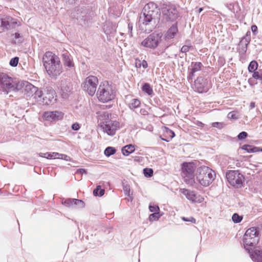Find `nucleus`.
<instances>
[{
    "mask_svg": "<svg viewBox=\"0 0 262 262\" xmlns=\"http://www.w3.org/2000/svg\"><path fill=\"white\" fill-rule=\"evenodd\" d=\"M160 17V10L157 5L150 2L144 6L139 23L143 32L149 33L156 27Z\"/></svg>",
    "mask_w": 262,
    "mask_h": 262,
    "instance_id": "obj_1",
    "label": "nucleus"
},
{
    "mask_svg": "<svg viewBox=\"0 0 262 262\" xmlns=\"http://www.w3.org/2000/svg\"><path fill=\"white\" fill-rule=\"evenodd\" d=\"M43 65L48 75L56 78L62 72L59 58L51 51L46 52L42 56Z\"/></svg>",
    "mask_w": 262,
    "mask_h": 262,
    "instance_id": "obj_2",
    "label": "nucleus"
},
{
    "mask_svg": "<svg viewBox=\"0 0 262 262\" xmlns=\"http://www.w3.org/2000/svg\"><path fill=\"white\" fill-rule=\"evenodd\" d=\"M215 178V173L207 166H202L197 170L196 179L200 184L207 187L212 183Z\"/></svg>",
    "mask_w": 262,
    "mask_h": 262,
    "instance_id": "obj_3",
    "label": "nucleus"
},
{
    "mask_svg": "<svg viewBox=\"0 0 262 262\" xmlns=\"http://www.w3.org/2000/svg\"><path fill=\"white\" fill-rule=\"evenodd\" d=\"M244 248L250 252L248 247H254L259 241L258 232L257 228L251 227L247 229L243 236Z\"/></svg>",
    "mask_w": 262,
    "mask_h": 262,
    "instance_id": "obj_4",
    "label": "nucleus"
},
{
    "mask_svg": "<svg viewBox=\"0 0 262 262\" xmlns=\"http://www.w3.org/2000/svg\"><path fill=\"white\" fill-rule=\"evenodd\" d=\"M98 100L102 102H107L114 98L112 88L107 83L100 84L97 92Z\"/></svg>",
    "mask_w": 262,
    "mask_h": 262,
    "instance_id": "obj_5",
    "label": "nucleus"
},
{
    "mask_svg": "<svg viewBox=\"0 0 262 262\" xmlns=\"http://www.w3.org/2000/svg\"><path fill=\"white\" fill-rule=\"evenodd\" d=\"M0 87L4 92L7 93L11 91H16L17 83L5 73L0 74Z\"/></svg>",
    "mask_w": 262,
    "mask_h": 262,
    "instance_id": "obj_6",
    "label": "nucleus"
},
{
    "mask_svg": "<svg viewBox=\"0 0 262 262\" xmlns=\"http://www.w3.org/2000/svg\"><path fill=\"white\" fill-rule=\"evenodd\" d=\"M226 178L232 186L240 188L243 186L244 177L238 170H229L226 172Z\"/></svg>",
    "mask_w": 262,
    "mask_h": 262,
    "instance_id": "obj_7",
    "label": "nucleus"
},
{
    "mask_svg": "<svg viewBox=\"0 0 262 262\" xmlns=\"http://www.w3.org/2000/svg\"><path fill=\"white\" fill-rule=\"evenodd\" d=\"M195 168V164L193 163L185 162L182 164V176L186 183L191 184L194 183V172Z\"/></svg>",
    "mask_w": 262,
    "mask_h": 262,
    "instance_id": "obj_8",
    "label": "nucleus"
},
{
    "mask_svg": "<svg viewBox=\"0 0 262 262\" xmlns=\"http://www.w3.org/2000/svg\"><path fill=\"white\" fill-rule=\"evenodd\" d=\"M98 80L97 77L94 76H89L85 79L82 84L83 90L86 91L88 94L93 96L96 93Z\"/></svg>",
    "mask_w": 262,
    "mask_h": 262,
    "instance_id": "obj_9",
    "label": "nucleus"
},
{
    "mask_svg": "<svg viewBox=\"0 0 262 262\" xmlns=\"http://www.w3.org/2000/svg\"><path fill=\"white\" fill-rule=\"evenodd\" d=\"M162 12L164 18L167 21H174L178 16V11L172 5L166 6L162 8Z\"/></svg>",
    "mask_w": 262,
    "mask_h": 262,
    "instance_id": "obj_10",
    "label": "nucleus"
},
{
    "mask_svg": "<svg viewBox=\"0 0 262 262\" xmlns=\"http://www.w3.org/2000/svg\"><path fill=\"white\" fill-rule=\"evenodd\" d=\"M36 86L27 81L17 82L16 91L22 90L27 97H32L35 92Z\"/></svg>",
    "mask_w": 262,
    "mask_h": 262,
    "instance_id": "obj_11",
    "label": "nucleus"
},
{
    "mask_svg": "<svg viewBox=\"0 0 262 262\" xmlns=\"http://www.w3.org/2000/svg\"><path fill=\"white\" fill-rule=\"evenodd\" d=\"M1 21L3 31L14 29L17 24V20L10 16H4L1 18Z\"/></svg>",
    "mask_w": 262,
    "mask_h": 262,
    "instance_id": "obj_12",
    "label": "nucleus"
},
{
    "mask_svg": "<svg viewBox=\"0 0 262 262\" xmlns=\"http://www.w3.org/2000/svg\"><path fill=\"white\" fill-rule=\"evenodd\" d=\"M160 37L158 34H151L145 38L141 43L145 47L155 48L159 44Z\"/></svg>",
    "mask_w": 262,
    "mask_h": 262,
    "instance_id": "obj_13",
    "label": "nucleus"
},
{
    "mask_svg": "<svg viewBox=\"0 0 262 262\" xmlns=\"http://www.w3.org/2000/svg\"><path fill=\"white\" fill-rule=\"evenodd\" d=\"M119 123L115 120H107L105 121L103 129L104 132L108 135L113 136L115 134L116 130L119 128Z\"/></svg>",
    "mask_w": 262,
    "mask_h": 262,
    "instance_id": "obj_14",
    "label": "nucleus"
},
{
    "mask_svg": "<svg viewBox=\"0 0 262 262\" xmlns=\"http://www.w3.org/2000/svg\"><path fill=\"white\" fill-rule=\"evenodd\" d=\"M42 116L47 121H56L63 118V114L59 111L45 112Z\"/></svg>",
    "mask_w": 262,
    "mask_h": 262,
    "instance_id": "obj_15",
    "label": "nucleus"
},
{
    "mask_svg": "<svg viewBox=\"0 0 262 262\" xmlns=\"http://www.w3.org/2000/svg\"><path fill=\"white\" fill-rule=\"evenodd\" d=\"M206 79L203 77H199L194 81V90L199 93L207 91L208 88L206 87Z\"/></svg>",
    "mask_w": 262,
    "mask_h": 262,
    "instance_id": "obj_16",
    "label": "nucleus"
},
{
    "mask_svg": "<svg viewBox=\"0 0 262 262\" xmlns=\"http://www.w3.org/2000/svg\"><path fill=\"white\" fill-rule=\"evenodd\" d=\"M62 60L64 67L67 70H71L75 68L73 57L66 51L62 54Z\"/></svg>",
    "mask_w": 262,
    "mask_h": 262,
    "instance_id": "obj_17",
    "label": "nucleus"
},
{
    "mask_svg": "<svg viewBox=\"0 0 262 262\" xmlns=\"http://www.w3.org/2000/svg\"><path fill=\"white\" fill-rule=\"evenodd\" d=\"M103 31L108 40L113 37L116 32V26L111 22H107L103 26Z\"/></svg>",
    "mask_w": 262,
    "mask_h": 262,
    "instance_id": "obj_18",
    "label": "nucleus"
},
{
    "mask_svg": "<svg viewBox=\"0 0 262 262\" xmlns=\"http://www.w3.org/2000/svg\"><path fill=\"white\" fill-rule=\"evenodd\" d=\"M62 203L67 207L77 206L79 208H83L85 205L83 201L77 199L69 198L66 199Z\"/></svg>",
    "mask_w": 262,
    "mask_h": 262,
    "instance_id": "obj_19",
    "label": "nucleus"
},
{
    "mask_svg": "<svg viewBox=\"0 0 262 262\" xmlns=\"http://www.w3.org/2000/svg\"><path fill=\"white\" fill-rule=\"evenodd\" d=\"M203 64L200 62H192L191 69L188 76V80H192L195 76V73L201 70Z\"/></svg>",
    "mask_w": 262,
    "mask_h": 262,
    "instance_id": "obj_20",
    "label": "nucleus"
},
{
    "mask_svg": "<svg viewBox=\"0 0 262 262\" xmlns=\"http://www.w3.org/2000/svg\"><path fill=\"white\" fill-rule=\"evenodd\" d=\"M35 91V92L32 97H33V98L35 99L37 101H41L42 100V102L47 105H49L52 103V99H50V98H48V102L46 101V100L47 99V96L43 98L42 97L43 95L42 91L39 90L37 87L36 88Z\"/></svg>",
    "mask_w": 262,
    "mask_h": 262,
    "instance_id": "obj_21",
    "label": "nucleus"
},
{
    "mask_svg": "<svg viewBox=\"0 0 262 262\" xmlns=\"http://www.w3.org/2000/svg\"><path fill=\"white\" fill-rule=\"evenodd\" d=\"M72 86L70 83L62 82L61 84V95L64 99H67L72 91Z\"/></svg>",
    "mask_w": 262,
    "mask_h": 262,
    "instance_id": "obj_22",
    "label": "nucleus"
},
{
    "mask_svg": "<svg viewBox=\"0 0 262 262\" xmlns=\"http://www.w3.org/2000/svg\"><path fill=\"white\" fill-rule=\"evenodd\" d=\"M180 192L183 194L189 201L194 202L196 199V194L194 191L186 189H180Z\"/></svg>",
    "mask_w": 262,
    "mask_h": 262,
    "instance_id": "obj_23",
    "label": "nucleus"
},
{
    "mask_svg": "<svg viewBox=\"0 0 262 262\" xmlns=\"http://www.w3.org/2000/svg\"><path fill=\"white\" fill-rule=\"evenodd\" d=\"M178 31L177 24H173L172 26L168 30L165 35V38L166 39L173 38Z\"/></svg>",
    "mask_w": 262,
    "mask_h": 262,
    "instance_id": "obj_24",
    "label": "nucleus"
},
{
    "mask_svg": "<svg viewBox=\"0 0 262 262\" xmlns=\"http://www.w3.org/2000/svg\"><path fill=\"white\" fill-rule=\"evenodd\" d=\"M241 148L247 151V152L248 153H253L259 151V147H255L248 144H245L243 145Z\"/></svg>",
    "mask_w": 262,
    "mask_h": 262,
    "instance_id": "obj_25",
    "label": "nucleus"
},
{
    "mask_svg": "<svg viewBox=\"0 0 262 262\" xmlns=\"http://www.w3.org/2000/svg\"><path fill=\"white\" fill-rule=\"evenodd\" d=\"M250 256L255 262H262V251L256 250Z\"/></svg>",
    "mask_w": 262,
    "mask_h": 262,
    "instance_id": "obj_26",
    "label": "nucleus"
},
{
    "mask_svg": "<svg viewBox=\"0 0 262 262\" xmlns=\"http://www.w3.org/2000/svg\"><path fill=\"white\" fill-rule=\"evenodd\" d=\"M251 41V32L248 31L245 36L243 37L240 41L241 44L245 45L248 46V44Z\"/></svg>",
    "mask_w": 262,
    "mask_h": 262,
    "instance_id": "obj_27",
    "label": "nucleus"
},
{
    "mask_svg": "<svg viewBox=\"0 0 262 262\" xmlns=\"http://www.w3.org/2000/svg\"><path fill=\"white\" fill-rule=\"evenodd\" d=\"M122 186H123V189L124 191V193L125 195H126L128 196V198H126L125 200H127L128 202H129V199L130 198V186L127 184H126V182L124 180L122 182Z\"/></svg>",
    "mask_w": 262,
    "mask_h": 262,
    "instance_id": "obj_28",
    "label": "nucleus"
},
{
    "mask_svg": "<svg viewBox=\"0 0 262 262\" xmlns=\"http://www.w3.org/2000/svg\"><path fill=\"white\" fill-rule=\"evenodd\" d=\"M142 91L148 94V95H151L153 94V90L150 85L148 83H145L142 87Z\"/></svg>",
    "mask_w": 262,
    "mask_h": 262,
    "instance_id": "obj_29",
    "label": "nucleus"
},
{
    "mask_svg": "<svg viewBox=\"0 0 262 262\" xmlns=\"http://www.w3.org/2000/svg\"><path fill=\"white\" fill-rule=\"evenodd\" d=\"M105 190L102 189L100 185L96 186V188L93 190V194L94 196H102L104 194Z\"/></svg>",
    "mask_w": 262,
    "mask_h": 262,
    "instance_id": "obj_30",
    "label": "nucleus"
},
{
    "mask_svg": "<svg viewBox=\"0 0 262 262\" xmlns=\"http://www.w3.org/2000/svg\"><path fill=\"white\" fill-rule=\"evenodd\" d=\"M116 152V149L115 147H112V146H108L107 147L104 151V154L105 156L108 157L111 156H112L114 155Z\"/></svg>",
    "mask_w": 262,
    "mask_h": 262,
    "instance_id": "obj_31",
    "label": "nucleus"
},
{
    "mask_svg": "<svg viewBox=\"0 0 262 262\" xmlns=\"http://www.w3.org/2000/svg\"><path fill=\"white\" fill-rule=\"evenodd\" d=\"M122 153L124 156H127L131 154V144H128L122 147Z\"/></svg>",
    "mask_w": 262,
    "mask_h": 262,
    "instance_id": "obj_32",
    "label": "nucleus"
},
{
    "mask_svg": "<svg viewBox=\"0 0 262 262\" xmlns=\"http://www.w3.org/2000/svg\"><path fill=\"white\" fill-rule=\"evenodd\" d=\"M258 64L257 62L255 60H253L250 62L249 67H248V70L250 72H253L256 71V70L257 69Z\"/></svg>",
    "mask_w": 262,
    "mask_h": 262,
    "instance_id": "obj_33",
    "label": "nucleus"
},
{
    "mask_svg": "<svg viewBox=\"0 0 262 262\" xmlns=\"http://www.w3.org/2000/svg\"><path fill=\"white\" fill-rule=\"evenodd\" d=\"M238 52L240 54L244 55L247 50V46L245 45L244 44H241V42H239L238 44Z\"/></svg>",
    "mask_w": 262,
    "mask_h": 262,
    "instance_id": "obj_34",
    "label": "nucleus"
},
{
    "mask_svg": "<svg viewBox=\"0 0 262 262\" xmlns=\"http://www.w3.org/2000/svg\"><path fill=\"white\" fill-rule=\"evenodd\" d=\"M243 219V216L238 215L237 213H235L232 215V220L234 223H240Z\"/></svg>",
    "mask_w": 262,
    "mask_h": 262,
    "instance_id": "obj_35",
    "label": "nucleus"
},
{
    "mask_svg": "<svg viewBox=\"0 0 262 262\" xmlns=\"http://www.w3.org/2000/svg\"><path fill=\"white\" fill-rule=\"evenodd\" d=\"M143 172L145 177L150 178L152 176L154 171L151 168H145L143 169Z\"/></svg>",
    "mask_w": 262,
    "mask_h": 262,
    "instance_id": "obj_36",
    "label": "nucleus"
},
{
    "mask_svg": "<svg viewBox=\"0 0 262 262\" xmlns=\"http://www.w3.org/2000/svg\"><path fill=\"white\" fill-rule=\"evenodd\" d=\"M149 211L151 212L156 213L159 212L160 208L157 205L150 203L149 206Z\"/></svg>",
    "mask_w": 262,
    "mask_h": 262,
    "instance_id": "obj_37",
    "label": "nucleus"
},
{
    "mask_svg": "<svg viewBox=\"0 0 262 262\" xmlns=\"http://www.w3.org/2000/svg\"><path fill=\"white\" fill-rule=\"evenodd\" d=\"M161 215L159 214V212L153 213L149 215V220L151 222L154 221H157L160 217Z\"/></svg>",
    "mask_w": 262,
    "mask_h": 262,
    "instance_id": "obj_38",
    "label": "nucleus"
},
{
    "mask_svg": "<svg viewBox=\"0 0 262 262\" xmlns=\"http://www.w3.org/2000/svg\"><path fill=\"white\" fill-rule=\"evenodd\" d=\"M18 61L19 58L18 57H14L10 59L9 64L12 67H16L18 64Z\"/></svg>",
    "mask_w": 262,
    "mask_h": 262,
    "instance_id": "obj_39",
    "label": "nucleus"
},
{
    "mask_svg": "<svg viewBox=\"0 0 262 262\" xmlns=\"http://www.w3.org/2000/svg\"><path fill=\"white\" fill-rule=\"evenodd\" d=\"M58 155H59V153L58 152H47V159H58Z\"/></svg>",
    "mask_w": 262,
    "mask_h": 262,
    "instance_id": "obj_40",
    "label": "nucleus"
},
{
    "mask_svg": "<svg viewBox=\"0 0 262 262\" xmlns=\"http://www.w3.org/2000/svg\"><path fill=\"white\" fill-rule=\"evenodd\" d=\"M165 134L168 136V138L170 140H171L175 136L174 133L168 128H166Z\"/></svg>",
    "mask_w": 262,
    "mask_h": 262,
    "instance_id": "obj_41",
    "label": "nucleus"
},
{
    "mask_svg": "<svg viewBox=\"0 0 262 262\" xmlns=\"http://www.w3.org/2000/svg\"><path fill=\"white\" fill-rule=\"evenodd\" d=\"M13 35L14 36V38L15 39H18L17 41V42L18 43H20L23 42L24 39L23 38V37L20 35V33L16 32L14 34H13Z\"/></svg>",
    "mask_w": 262,
    "mask_h": 262,
    "instance_id": "obj_42",
    "label": "nucleus"
},
{
    "mask_svg": "<svg viewBox=\"0 0 262 262\" xmlns=\"http://www.w3.org/2000/svg\"><path fill=\"white\" fill-rule=\"evenodd\" d=\"M248 136V134L245 132H242L240 133L238 136V139L239 140H242L243 139H245Z\"/></svg>",
    "mask_w": 262,
    "mask_h": 262,
    "instance_id": "obj_43",
    "label": "nucleus"
},
{
    "mask_svg": "<svg viewBox=\"0 0 262 262\" xmlns=\"http://www.w3.org/2000/svg\"><path fill=\"white\" fill-rule=\"evenodd\" d=\"M140 105V101L139 100L137 99H134L133 100V102H132V107L137 108Z\"/></svg>",
    "mask_w": 262,
    "mask_h": 262,
    "instance_id": "obj_44",
    "label": "nucleus"
},
{
    "mask_svg": "<svg viewBox=\"0 0 262 262\" xmlns=\"http://www.w3.org/2000/svg\"><path fill=\"white\" fill-rule=\"evenodd\" d=\"M182 220L185 222H190L192 223H195V219L193 217H190L189 218L186 217H182Z\"/></svg>",
    "mask_w": 262,
    "mask_h": 262,
    "instance_id": "obj_45",
    "label": "nucleus"
},
{
    "mask_svg": "<svg viewBox=\"0 0 262 262\" xmlns=\"http://www.w3.org/2000/svg\"><path fill=\"white\" fill-rule=\"evenodd\" d=\"M58 159H63V160H64L66 161H69L70 160V157L66 155H64V154H59V155H58V157H57Z\"/></svg>",
    "mask_w": 262,
    "mask_h": 262,
    "instance_id": "obj_46",
    "label": "nucleus"
},
{
    "mask_svg": "<svg viewBox=\"0 0 262 262\" xmlns=\"http://www.w3.org/2000/svg\"><path fill=\"white\" fill-rule=\"evenodd\" d=\"M71 128L73 130L77 131L80 129V126L78 123L75 122L72 125Z\"/></svg>",
    "mask_w": 262,
    "mask_h": 262,
    "instance_id": "obj_47",
    "label": "nucleus"
},
{
    "mask_svg": "<svg viewBox=\"0 0 262 262\" xmlns=\"http://www.w3.org/2000/svg\"><path fill=\"white\" fill-rule=\"evenodd\" d=\"M227 117L229 119H236L237 118L234 112H231L229 113Z\"/></svg>",
    "mask_w": 262,
    "mask_h": 262,
    "instance_id": "obj_48",
    "label": "nucleus"
},
{
    "mask_svg": "<svg viewBox=\"0 0 262 262\" xmlns=\"http://www.w3.org/2000/svg\"><path fill=\"white\" fill-rule=\"evenodd\" d=\"M212 126L213 127H217V128H221L223 127V124L222 123H220V122H215L212 123Z\"/></svg>",
    "mask_w": 262,
    "mask_h": 262,
    "instance_id": "obj_49",
    "label": "nucleus"
},
{
    "mask_svg": "<svg viewBox=\"0 0 262 262\" xmlns=\"http://www.w3.org/2000/svg\"><path fill=\"white\" fill-rule=\"evenodd\" d=\"M190 47V46L184 45L182 47L181 51L183 53H186L189 51Z\"/></svg>",
    "mask_w": 262,
    "mask_h": 262,
    "instance_id": "obj_50",
    "label": "nucleus"
},
{
    "mask_svg": "<svg viewBox=\"0 0 262 262\" xmlns=\"http://www.w3.org/2000/svg\"><path fill=\"white\" fill-rule=\"evenodd\" d=\"M253 77L256 79H261V76L258 72H253Z\"/></svg>",
    "mask_w": 262,
    "mask_h": 262,
    "instance_id": "obj_51",
    "label": "nucleus"
},
{
    "mask_svg": "<svg viewBox=\"0 0 262 262\" xmlns=\"http://www.w3.org/2000/svg\"><path fill=\"white\" fill-rule=\"evenodd\" d=\"M135 66L137 68L141 67V61L137 58L135 59Z\"/></svg>",
    "mask_w": 262,
    "mask_h": 262,
    "instance_id": "obj_52",
    "label": "nucleus"
},
{
    "mask_svg": "<svg viewBox=\"0 0 262 262\" xmlns=\"http://www.w3.org/2000/svg\"><path fill=\"white\" fill-rule=\"evenodd\" d=\"M86 172L87 171L85 169L79 168L76 170V173L77 174H78L86 173Z\"/></svg>",
    "mask_w": 262,
    "mask_h": 262,
    "instance_id": "obj_53",
    "label": "nucleus"
},
{
    "mask_svg": "<svg viewBox=\"0 0 262 262\" xmlns=\"http://www.w3.org/2000/svg\"><path fill=\"white\" fill-rule=\"evenodd\" d=\"M137 114H139L137 110L135 111ZM139 113L142 115H146L147 114V112L144 108H141L139 111Z\"/></svg>",
    "mask_w": 262,
    "mask_h": 262,
    "instance_id": "obj_54",
    "label": "nucleus"
},
{
    "mask_svg": "<svg viewBox=\"0 0 262 262\" xmlns=\"http://www.w3.org/2000/svg\"><path fill=\"white\" fill-rule=\"evenodd\" d=\"M251 31L254 35H256L257 33V27L256 25H253L251 26Z\"/></svg>",
    "mask_w": 262,
    "mask_h": 262,
    "instance_id": "obj_55",
    "label": "nucleus"
},
{
    "mask_svg": "<svg viewBox=\"0 0 262 262\" xmlns=\"http://www.w3.org/2000/svg\"><path fill=\"white\" fill-rule=\"evenodd\" d=\"M130 96L126 95L125 96V101L126 103H127L128 106L129 108H131V104L128 102Z\"/></svg>",
    "mask_w": 262,
    "mask_h": 262,
    "instance_id": "obj_56",
    "label": "nucleus"
},
{
    "mask_svg": "<svg viewBox=\"0 0 262 262\" xmlns=\"http://www.w3.org/2000/svg\"><path fill=\"white\" fill-rule=\"evenodd\" d=\"M76 1L77 0H63V2L70 5H73L75 4Z\"/></svg>",
    "mask_w": 262,
    "mask_h": 262,
    "instance_id": "obj_57",
    "label": "nucleus"
},
{
    "mask_svg": "<svg viewBox=\"0 0 262 262\" xmlns=\"http://www.w3.org/2000/svg\"><path fill=\"white\" fill-rule=\"evenodd\" d=\"M141 66H142L144 69H145L147 67V63L145 60L141 61Z\"/></svg>",
    "mask_w": 262,
    "mask_h": 262,
    "instance_id": "obj_58",
    "label": "nucleus"
},
{
    "mask_svg": "<svg viewBox=\"0 0 262 262\" xmlns=\"http://www.w3.org/2000/svg\"><path fill=\"white\" fill-rule=\"evenodd\" d=\"M39 156L40 157L47 158V152H46V153L40 152L39 154Z\"/></svg>",
    "mask_w": 262,
    "mask_h": 262,
    "instance_id": "obj_59",
    "label": "nucleus"
},
{
    "mask_svg": "<svg viewBox=\"0 0 262 262\" xmlns=\"http://www.w3.org/2000/svg\"><path fill=\"white\" fill-rule=\"evenodd\" d=\"M255 107V103L254 102H251L250 104V108H253Z\"/></svg>",
    "mask_w": 262,
    "mask_h": 262,
    "instance_id": "obj_60",
    "label": "nucleus"
},
{
    "mask_svg": "<svg viewBox=\"0 0 262 262\" xmlns=\"http://www.w3.org/2000/svg\"><path fill=\"white\" fill-rule=\"evenodd\" d=\"M161 140H163V141H166V142H169V141H170V140H170V139H169L168 138H166V139H165V138H161Z\"/></svg>",
    "mask_w": 262,
    "mask_h": 262,
    "instance_id": "obj_61",
    "label": "nucleus"
},
{
    "mask_svg": "<svg viewBox=\"0 0 262 262\" xmlns=\"http://www.w3.org/2000/svg\"><path fill=\"white\" fill-rule=\"evenodd\" d=\"M128 31L131 32V23H129L128 24Z\"/></svg>",
    "mask_w": 262,
    "mask_h": 262,
    "instance_id": "obj_62",
    "label": "nucleus"
},
{
    "mask_svg": "<svg viewBox=\"0 0 262 262\" xmlns=\"http://www.w3.org/2000/svg\"><path fill=\"white\" fill-rule=\"evenodd\" d=\"M203 8H200L198 10L199 13H201L203 11Z\"/></svg>",
    "mask_w": 262,
    "mask_h": 262,
    "instance_id": "obj_63",
    "label": "nucleus"
},
{
    "mask_svg": "<svg viewBox=\"0 0 262 262\" xmlns=\"http://www.w3.org/2000/svg\"><path fill=\"white\" fill-rule=\"evenodd\" d=\"M259 151H261L262 152V148H259Z\"/></svg>",
    "mask_w": 262,
    "mask_h": 262,
    "instance_id": "obj_64",
    "label": "nucleus"
}]
</instances>
